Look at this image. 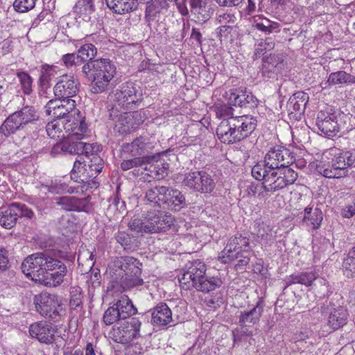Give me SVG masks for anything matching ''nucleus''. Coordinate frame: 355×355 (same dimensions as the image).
I'll list each match as a JSON object with an SVG mask.
<instances>
[{
  "label": "nucleus",
  "mask_w": 355,
  "mask_h": 355,
  "mask_svg": "<svg viewBox=\"0 0 355 355\" xmlns=\"http://www.w3.org/2000/svg\"><path fill=\"white\" fill-rule=\"evenodd\" d=\"M164 195L162 204H166L175 211H179L186 205L184 196L178 189L166 187Z\"/></svg>",
  "instance_id": "nucleus-28"
},
{
  "label": "nucleus",
  "mask_w": 355,
  "mask_h": 355,
  "mask_svg": "<svg viewBox=\"0 0 355 355\" xmlns=\"http://www.w3.org/2000/svg\"><path fill=\"white\" fill-rule=\"evenodd\" d=\"M206 265L200 260H194L185 266L179 282L185 289L195 288L198 291L209 293L219 288L223 282L217 276L206 274Z\"/></svg>",
  "instance_id": "nucleus-3"
},
{
  "label": "nucleus",
  "mask_w": 355,
  "mask_h": 355,
  "mask_svg": "<svg viewBox=\"0 0 355 355\" xmlns=\"http://www.w3.org/2000/svg\"><path fill=\"white\" fill-rule=\"evenodd\" d=\"M341 270L346 277H355V257L347 255L343 260Z\"/></svg>",
  "instance_id": "nucleus-51"
},
{
  "label": "nucleus",
  "mask_w": 355,
  "mask_h": 355,
  "mask_svg": "<svg viewBox=\"0 0 355 355\" xmlns=\"http://www.w3.org/2000/svg\"><path fill=\"white\" fill-rule=\"evenodd\" d=\"M71 123H66V131L67 137H76L78 139L84 137L87 130V125L85 122L84 118L79 117V123H77L76 129H72Z\"/></svg>",
  "instance_id": "nucleus-44"
},
{
  "label": "nucleus",
  "mask_w": 355,
  "mask_h": 355,
  "mask_svg": "<svg viewBox=\"0 0 355 355\" xmlns=\"http://www.w3.org/2000/svg\"><path fill=\"white\" fill-rule=\"evenodd\" d=\"M9 253L8 250L0 246V270L5 271L10 267Z\"/></svg>",
  "instance_id": "nucleus-59"
},
{
  "label": "nucleus",
  "mask_w": 355,
  "mask_h": 355,
  "mask_svg": "<svg viewBox=\"0 0 355 355\" xmlns=\"http://www.w3.org/2000/svg\"><path fill=\"white\" fill-rule=\"evenodd\" d=\"M116 239L125 250L130 248L131 239L127 234L124 232H119L116 234Z\"/></svg>",
  "instance_id": "nucleus-62"
},
{
  "label": "nucleus",
  "mask_w": 355,
  "mask_h": 355,
  "mask_svg": "<svg viewBox=\"0 0 355 355\" xmlns=\"http://www.w3.org/2000/svg\"><path fill=\"white\" fill-rule=\"evenodd\" d=\"M144 164V157H135L133 159L123 160L121 163V168L123 171H127L134 167L142 166Z\"/></svg>",
  "instance_id": "nucleus-56"
},
{
  "label": "nucleus",
  "mask_w": 355,
  "mask_h": 355,
  "mask_svg": "<svg viewBox=\"0 0 355 355\" xmlns=\"http://www.w3.org/2000/svg\"><path fill=\"white\" fill-rule=\"evenodd\" d=\"M119 313V311H116L114 305L109 307L103 314V320L104 323L106 325H111L119 320H121Z\"/></svg>",
  "instance_id": "nucleus-54"
},
{
  "label": "nucleus",
  "mask_w": 355,
  "mask_h": 355,
  "mask_svg": "<svg viewBox=\"0 0 355 355\" xmlns=\"http://www.w3.org/2000/svg\"><path fill=\"white\" fill-rule=\"evenodd\" d=\"M217 19L218 22L224 26L234 24L236 20V17L233 13L223 12L218 15Z\"/></svg>",
  "instance_id": "nucleus-60"
},
{
  "label": "nucleus",
  "mask_w": 355,
  "mask_h": 355,
  "mask_svg": "<svg viewBox=\"0 0 355 355\" xmlns=\"http://www.w3.org/2000/svg\"><path fill=\"white\" fill-rule=\"evenodd\" d=\"M95 6L93 0H78L73 7V12L85 21L91 19Z\"/></svg>",
  "instance_id": "nucleus-40"
},
{
  "label": "nucleus",
  "mask_w": 355,
  "mask_h": 355,
  "mask_svg": "<svg viewBox=\"0 0 355 355\" xmlns=\"http://www.w3.org/2000/svg\"><path fill=\"white\" fill-rule=\"evenodd\" d=\"M114 306L116 311H119V316L123 321L131 318L130 316L137 311L132 301L127 296L121 297Z\"/></svg>",
  "instance_id": "nucleus-41"
},
{
  "label": "nucleus",
  "mask_w": 355,
  "mask_h": 355,
  "mask_svg": "<svg viewBox=\"0 0 355 355\" xmlns=\"http://www.w3.org/2000/svg\"><path fill=\"white\" fill-rule=\"evenodd\" d=\"M141 272L142 263L130 256L116 258L109 267L111 281L123 291L142 286L144 282Z\"/></svg>",
  "instance_id": "nucleus-2"
},
{
  "label": "nucleus",
  "mask_w": 355,
  "mask_h": 355,
  "mask_svg": "<svg viewBox=\"0 0 355 355\" xmlns=\"http://www.w3.org/2000/svg\"><path fill=\"white\" fill-rule=\"evenodd\" d=\"M82 72L92 81L91 92L100 94L106 90L116 74V67L109 59H96L87 62Z\"/></svg>",
  "instance_id": "nucleus-6"
},
{
  "label": "nucleus",
  "mask_w": 355,
  "mask_h": 355,
  "mask_svg": "<svg viewBox=\"0 0 355 355\" xmlns=\"http://www.w3.org/2000/svg\"><path fill=\"white\" fill-rule=\"evenodd\" d=\"M144 169L147 171L146 175L159 180L167 175L168 164L164 160L158 159L153 163H148Z\"/></svg>",
  "instance_id": "nucleus-38"
},
{
  "label": "nucleus",
  "mask_w": 355,
  "mask_h": 355,
  "mask_svg": "<svg viewBox=\"0 0 355 355\" xmlns=\"http://www.w3.org/2000/svg\"><path fill=\"white\" fill-rule=\"evenodd\" d=\"M33 303L37 313L55 322L59 321L64 313L60 301L55 294L42 292L34 296Z\"/></svg>",
  "instance_id": "nucleus-10"
},
{
  "label": "nucleus",
  "mask_w": 355,
  "mask_h": 355,
  "mask_svg": "<svg viewBox=\"0 0 355 355\" xmlns=\"http://www.w3.org/2000/svg\"><path fill=\"white\" fill-rule=\"evenodd\" d=\"M309 101V96L303 92L295 93L288 99L286 108L290 114H301L304 113L306 105Z\"/></svg>",
  "instance_id": "nucleus-29"
},
{
  "label": "nucleus",
  "mask_w": 355,
  "mask_h": 355,
  "mask_svg": "<svg viewBox=\"0 0 355 355\" xmlns=\"http://www.w3.org/2000/svg\"><path fill=\"white\" fill-rule=\"evenodd\" d=\"M144 121V119L141 112H125L120 114L116 121L115 126L118 128L119 132L123 134L136 129Z\"/></svg>",
  "instance_id": "nucleus-24"
},
{
  "label": "nucleus",
  "mask_w": 355,
  "mask_h": 355,
  "mask_svg": "<svg viewBox=\"0 0 355 355\" xmlns=\"http://www.w3.org/2000/svg\"><path fill=\"white\" fill-rule=\"evenodd\" d=\"M174 221L172 215L166 211L151 210L144 217V228L146 233L166 232L173 225Z\"/></svg>",
  "instance_id": "nucleus-15"
},
{
  "label": "nucleus",
  "mask_w": 355,
  "mask_h": 355,
  "mask_svg": "<svg viewBox=\"0 0 355 355\" xmlns=\"http://www.w3.org/2000/svg\"><path fill=\"white\" fill-rule=\"evenodd\" d=\"M250 249L249 237L246 234L238 232L228 239L225 248L218 256V260L222 263H229L238 259L236 266H245L250 261Z\"/></svg>",
  "instance_id": "nucleus-8"
},
{
  "label": "nucleus",
  "mask_w": 355,
  "mask_h": 355,
  "mask_svg": "<svg viewBox=\"0 0 355 355\" xmlns=\"http://www.w3.org/2000/svg\"><path fill=\"white\" fill-rule=\"evenodd\" d=\"M291 351L294 353L300 352L301 355H306V350L309 354L312 353L313 343L308 341L291 342L290 345Z\"/></svg>",
  "instance_id": "nucleus-52"
},
{
  "label": "nucleus",
  "mask_w": 355,
  "mask_h": 355,
  "mask_svg": "<svg viewBox=\"0 0 355 355\" xmlns=\"http://www.w3.org/2000/svg\"><path fill=\"white\" fill-rule=\"evenodd\" d=\"M79 86L80 83L73 75L64 73L58 78L53 92L57 98L72 99L78 94Z\"/></svg>",
  "instance_id": "nucleus-17"
},
{
  "label": "nucleus",
  "mask_w": 355,
  "mask_h": 355,
  "mask_svg": "<svg viewBox=\"0 0 355 355\" xmlns=\"http://www.w3.org/2000/svg\"><path fill=\"white\" fill-rule=\"evenodd\" d=\"M76 103L73 99L56 98L50 100L46 105V112L54 118L67 119L77 113Z\"/></svg>",
  "instance_id": "nucleus-18"
},
{
  "label": "nucleus",
  "mask_w": 355,
  "mask_h": 355,
  "mask_svg": "<svg viewBox=\"0 0 355 355\" xmlns=\"http://www.w3.org/2000/svg\"><path fill=\"white\" fill-rule=\"evenodd\" d=\"M327 162H321L316 166L317 171L327 178H340L346 177L349 168L355 162V155L349 150L331 148Z\"/></svg>",
  "instance_id": "nucleus-7"
},
{
  "label": "nucleus",
  "mask_w": 355,
  "mask_h": 355,
  "mask_svg": "<svg viewBox=\"0 0 355 355\" xmlns=\"http://www.w3.org/2000/svg\"><path fill=\"white\" fill-rule=\"evenodd\" d=\"M83 141H73L71 138L68 141L57 143L53 146L51 150L52 154H76L83 155Z\"/></svg>",
  "instance_id": "nucleus-32"
},
{
  "label": "nucleus",
  "mask_w": 355,
  "mask_h": 355,
  "mask_svg": "<svg viewBox=\"0 0 355 355\" xmlns=\"http://www.w3.org/2000/svg\"><path fill=\"white\" fill-rule=\"evenodd\" d=\"M348 313L343 306L330 309L327 315V326L331 331L343 327L347 322Z\"/></svg>",
  "instance_id": "nucleus-27"
},
{
  "label": "nucleus",
  "mask_w": 355,
  "mask_h": 355,
  "mask_svg": "<svg viewBox=\"0 0 355 355\" xmlns=\"http://www.w3.org/2000/svg\"><path fill=\"white\" fill-rule=\"evenodd\" d=\"M182 184L201 193H211L216 186L212 176L202 171H193L185 174Z\"/></svg>",
  "instance_id": "nucleus-14"
},
{
  "label": "nucleus",
  "mask_w": 355,
  "mask_h": 355,
  "mask_svg": "<svg viewBox=\"0 0 355 355\" xmlns=\"http://www.w3.org/2000/svg\"><path fill=\"white\" fill-rule=\"evenodd\" d=\"M103 167V159L97 155H94L85 164V168L83 171V175L79 177L82 182H88L90 179L96 178L102 171Z\"/></svg>",
  "instance_id": "nucleus-30"
},
{
  "label": "nucleus",
  "mask_w": 355,
  "mask_h": 355,
  "mask_svg": "<svg viewBox=\"0 0 355 355\" xmlns=\"http://www.w3.org/2000/svg\"><path fill=\"white\" fill-rule=\"evenodd\" d=\"M213 110L216 113L218 118L229 119V118H238V116H234V109L230 105L222 103L217 102L214 104Z\"/></svg>",
  "instance_id": "nucleus-48"
},
{
  "label": "nucleus",
  "mask_w": 355,
  "mask_h": 355,
  "mask_svg": "<svg viewBox=\"0 0 355 355\" xmlns=\"http://www.w3.org/2000/svg\"><path fill=\"white\" fill-rule=\"evenodd\" d=\"M76 294L73 293V291L71 292V298L69 301V306L71 309H76L77 308H81V305L83 304L82 302V295L80 292H78V290L76 289Z\"/></svg>",
  "instance_id": "nucleus-61"
},
{
  "label": "nucleus",
  "mask_w": 355,
  "mask_h": 355,
  "mask_svg": "<svg viewBox=\"0 0 355 355\" xmlns=\"http://www.w3.org/2000/svg\"><path fill=\"white\" fill-rule=\"evenodd\" d=\"M18 210L11 203L7 207L0 208V225L5 229L10 230L15 227L18 220Z\"/></svg>",
  "instance_id": "nucleus-34"
},
{
  "label": "nucleus",
  "mask_w": 355,
  "mask_h": 355,
  "mask_svg": "<svg viewBox=\"0 0 355 355\" xmlns=\"http://www.w3.org/2000/svg\"><path fill=\"white\" fill-rule=\"evenodd\" d=\"M224 303V300L220 294H216L207 301V305L212 309H217Z\"/></svg>",
  "instance_id": "nucleus-63"
},
{
  "label": "nucleus",
  "mask_w": 355,
  "mask_h": 355,
  "mask_svg": "<svg viewBox=\"0 0 355 355\" xmlns=\"http://www.w3.org/2000/svg\"><path fill=\"white\" fill-rule=\"evenodd\" d=\"M141 322L138 318H132L119 323L110 332L111 338L116 343L128 344L140 337Z\"/></svg>",
  "instance_id": "nucleus-13"
},
{
  "label": "nucleus",
  "mask_w": 355,
  "mask_h": 355,
  "mask_svg": "<svg viewBox=\"0 0 355 355\" xmlns=\"http://www.w3.org/2000/svg\"><path fill=\"white\" fill-rule=\"evenodd\" d=\"M60 69L58 66L44 64L41 66V74L39 78L42 87H49L52 79L58 75Z\"/></svg>",
  "instance_id": "nucleus-43"
},
{
  "label": "nucleus",
  "mask_w": 355,
  "mask_h": 355,
  "mask_svg": "<svg viewBox=\"0 0 355 355\" xmlns=\"http://www.w3.org/2000/svg\"><path fill=\"white\" fill-rule=\"evenodd\" d=\"M62 63L67 68H71L72 67L79 64L80 60H78V55L75 53H66L61 58Z\"/></svg>",
  "instance_id": "nucleus-58"
},
{
  "label": "nucleus",
  "mask_w": 355,
  "mask_h": 355,
  "mask_svg": "<svg viewBox=\"0 0 355 355\" xmlns=\"http://www.w3.org/2000/svg\"><path fill=\"white\" fill-rule=\"evenodd\" d=\"M29 333L31 337L42 343L51 344L55 340V329L46 322L32 324L29 327Z\"/></svg>",
  "instance_id": "nucleus-23"
},
{
  "label": "nucleus",
  "mask_w": 355,
  "mask_h": 355,
  "mask_svg": "<svg viewBox=\"0 0 355 355\" xmlns=\"http://www.w3.org/2000/svg\"><path fill=\"white\" fill-rule=\"evenodd\" d=\"M36 1L37 0H15L12 6L16 12L24 13L32 10L35 7Z\"/></svg>",
  "instance_id": "nucleus-53"
},
{
  "label": "nucleus",
  "mask_w": 355,
  "mask_h": 355,
  "mask_svg": "<svg viewBox=\"0 0 355 355\" xmlns=\"http://www.w3.org/2000/svg\"><path fill=\"white\" fill-rule=\"evenodd\" d=\"M107 6L115 13L123 15L137 10V0H105Z\"/></svg>",
  "instance_id": "nucleus-36"
},
{
  "label": "nucleus",
  "mask_w": 355,
  "mask_h": 355,
  "mask_svg": "<svg viewBox=\"0 0 355 355\" xmlns=\"http://www.w3.org/2000/svg\"><path fill=\"white\" fill-rule=\"evenodd\" d=\"M150 144L147 142V139L143 137H137L131 143L124 145V150L129 152L133 156L145 155L150 149Z\"/></svg>",
  "instance_id": "nucleus-39"
},
{
  "label": "nucleus",
  "mask_w": 355,
  "mask_h": 355,
  "mask_svg": "<svg viewBox=\"0 0 355 355\" xmlns=\"http://www.w3.org/2000/svg\"><path fill=\"white\" fill-rule=\"evenodd\" d=\"M111 97L116 106L125 110L137 108L141 101V95L137 94L136 87L130 82L121 85L112 92Z\"/></svg>",
  "instance_id": "nucleus-12"
},
{
  "label": "nucleus",
  "mask_w": 355,
  "mask_h": 355,
  "mask_svg": "<svg viewBox=\"0 0 355 355\" xmlns=\"http://www.w3.org/2000/svg\"><path fill=\"white\" fill-rule=\"evenodd\" d=\"M317 277V274L312 271L292 274L286 278V286L295 284L310 286Z\"/></svg>",
  "instance_id": "nucleus-42"
},
{
  "label": "nucleus",
  "mask_w": 355,
  "mask_h": 355,
  "mask_svg": "<svg viewBox=\"0 0 355 355\" xmlns=\"http://www.w3.org/2000/svg\"><path fill=\"white\" fill-rule=\"evenodd\" d=\"M41 191H48L52 194H61L66 190V186L62 184L52 183L49 185L42 184L40 187Z\"/></svg>",
  "instance_id": "nucleus-55"
},
{
  "label": "nucleus",
  "mask_w": 355,
  "mask_h": 355,
  "mask_svg": "<svg viewBox=\"0 0 355 355\" xmlns=\"http://www.w3.org/2000/svg\"><path fill=\"white\" fill-rule=\"evenodd\" d=\"M15 208H16L18 211V218L19 217H25L28 219H31L34 216V212L33 210L30 208H28L26 205L18 203V202H13Z\"/></svg>",
  "instance_id": "nucleus-57"
},
{
  "label": "nucleus",
  "mask_w": 355,
  "mask_h": 355,
  "mask_svg": "<svg viewBox=\"0 0 355 355\" xmlns=\"http://www.w3.org/2000/svg\"><path fill=\"white\" fill-rule=\"evenodd\" d=\"M284 67V63L282 55L270 54L263 61L261 73L266 78H275Z\"/></svg>",
  "instance_id": "nucleus-25"
},
{
  "label": "nucleus",
  "mask_w": 355,
  "mask_h": 355,
  "mask_svg": "<svg viewBox=\"0 0 355 355\" xmlns=\"http://www.w3.org/2000/svg\"><path fill=\"white\" fill-rule=\"evenodd\" d=\"M96 53V48L92 44H83L78 51V60H80V63L94 60V58Z\"/></svg>",
  "instance_id": "nucleus-45"
},
{
  "label": "nucleus",
  "mask_w": 355,
  "mask_h": 355,
  "mask_svg": "<svg viewBox=\"0 0 355 355\" xmlns=\"http://www.w3.org/2000/svg\"><path fill=\"white\" fill-rule=\"evenodd\" d=\"M166 190L165 186H156L148 189L146 192V198L150 202L157 204L162 203L164 197V192Z\"/></svg>",
  "instance_id": "nucleus-47"
},
{
  "label": "nucleus",
  "mask_w": 355,
  "mask_h": 355,
  "mask_svg": "<svg viewBox=\"0 0 355 355\" xmlns=\"http://www.w3.org/2000/svg\"><path fill=\"white\" fill-rule=\"evenodd\" d=\"M245 90L230 89L226 92V97L230 104L240 107L245 106Z\"/></svg>",
  "instance_id": "nucleus-46"
},
{
  "label": "nucleus",
  "mask_w": 355,
  "mask_h": 355,
  "mask_svg": "<svg viewBox=\"0 0 355 355\" xmlns=\"http://www.w3.org/2000/svg\"><path fill=\"white\" fill-rule=\"evenodd\" d=\"M252 25V27L266 35L280 31V24L278 22L271 21L262 15L254 16Z\"/></svg>",
  "instance_id": "nucleus-35"
},
{
  "label": "nucleus",
  "mask_w": 355,
  "mask_h": 355,
  "mask_svg": "<svg viewBox=\"0 0 355 355\" xmlns=\"http://www.w3.org/2000/svg\"><path fill=\"white\" fill-rule=\"evenodd\" d=\"M355 84V76L347 73L345 71H338L329 74L327 80L321 83L322 89L330 85Z\"/></svg>",
  "instance_id": "nucleus-33"
},
{
  "label": "nucleus",
  "mask_w": 355,
  "mask_h": 355,
  "mask_svg": "<svg viewBox=\"0 0 355 355\" xmlns=\"http://www.w3.org/2000/svg\"><path fill=\"white\" fill-rule=\"evenodd\" d=\"M315 124L321 133L329 138L336 136L340 130L336 116L324 111L318 113Z\"/></svg>",
  "instance_id": "nucleus-20"
},
{
  "label": "nucleus",
  "mask_w": 355,
  "mask_h": 355,
  "mask_svg": "<svg viewBox=\"0 0 355 355\" xmlns=\"http://www.w3.org/2000/svg\"><path fill=\"white\" fill-rule=\"evenodd\" d=\"M17 77L19 79L21 88L25 94L29 95L33 92V78L25 71L17 72Z\"/></svg>",
  "instance_id": "nucleus-49"
},
{
  "label": "nucleus",
  "mask_w": 355,
  "mask_h": 355,
  "mask_svg": "<svg viewBox=\"0 0 355 355\" xmlns=\"http://www.w3.org/2000/svg\"><path fill=\"white\" fill-rule=\"evenodd\" d=\"M257 121L250 115L223 119L218 125L216 134L224 144H234L250 135L256 128Z\"/></svg>",
  "instance_id": "nucleus-5"
},
{
  "label": "nucleus",
  "mask_w": 355,
  "mask_h": 355,
  "mask_svg": "<svg viewBox=\"0 0 355 355\" xmlns=\"http://www.w3.org/2000/svg\"><path fill=\"white\" fill-rule=\"evenodd\" d=\"M264 159V166L279 169L289 168L288 166L295 161L293 153L282 146L270 148Z\"/></svg>",
  "instance_id": "nucleus-16"
},
{
  "label": "nucleus",
  "mask_w": 355,
  "mask_h": 355,
  "mask_svg": "<svg viewBox=\"0 0 355 355\" xmlns=\"http://www.w3.org/2000/svg\"><path fill=\"white\" fill-rule=\"evenodd\" d=\"M23 272L32 279H43L48 286L62 284L67 272V266L58 259L55 252L44 251L28 256L22 262Z\"/></svg>",
  "instance_id": "nucleus-1"
},
{
  "label": "nucleus",
  "mask_w": 355,
  "mask_h": 355,
  "mask_svg": "<svg viewBox=\"0 0 355 355\" xmlns=\"http://www.w3.org/2000/svg\"><path fill=\"white\" fill-rule=\"evenodd\" d=\"M274 227L270 226L261 219L254 221L252 234L256 236L257 241L265 246L271 245L276 239L277 232Z\"/></svg>",
  "instance_id": "nucleus-21"
},
{
  "label": "nucleus",
  "mask_w": 355,
  "mask_h": 355,
  "mask_svg": "<svg viewBox=\"0 0 355 355\" xmlns=\"http://www.w3.org/2000/svg\"><path fill=\"white\" fill-rule=\"evenodd\" d=\"M323 220V214L322 211L318 208L307 207L304 210L303 223L311 230L318 229Z\"/></svg>",
  "instance_id": "nucleus-31"
},
{
  "label": "nucleus",
  "mask_w": 355,
  "mask_h": 355,
  "mask_svg": "<svg viewBox=\"0 0 355 355\" xmlns=\"http://www.w3.org/2000/svg\"><path fill=\"white\" fill-rule=\"evenodd\" d=\"M146 4L144 19L147 23V26L150 27L153 21L158 20L159 14L162 11L153 2L150 1L146 3Z\"/></svg>",
  "instance_id": "nucleus-50"
},
{
  "label": "nucleus",
  "mask_w": 355,
  "mask_h": 355,
  "mask_svg": "<svg viewBox=\"0 0 355 355\" xmlns=\"http://www.w3.org/2000/svg\"><path fill=\"white\" fill-rule=\"evenodd\" d=\"M57 205L67 211L89 212L92 209L90 197L79 198L76 196H64L53 198Z\"/></svg>",
  "instance_id": "nucleus-19"
},
{
  "label": "nucleus",
  "mask_w": 355,
  "mask_h": 355,
  "mask_svg": "<svg viewBox=\"0 0 355 355\" xmlns=\"http://www.w3.org/2000/svg\"><path fill=\"white\" fill-rule=\"evenodd\" d=\"M263 311L262 302L258 301L253 307L248 310H240L236 313L239 324L242 327H252L257 324Z\"/></svg>",
  "instance_id": "nucleus-22"
},
{
  "label": "nucleus",
  "mask_w": 355,
  "mask_h": 355,
  "mask_svg": "<svg viewBox=\"0 0 355 355\" xmlns=\"http://www.w3.org/2000/svg\"><path fill=\"white\" fill-rule=\"evenodd\" d=\"M341 215L346 218H350L355 215V197L352 204L346 206L341 211Z\"/></svg>",
  "instance_id": "nucleus-64"
},
{
  "label": "nucleus",
  "mask_w": 355,
  "mask_h": 355,
  "mask_svg": "<svg viewBox=\"0 0 355 355\" xmlns=\"http://www.w3.org/2000/svg\"><path fill=\"white\" fill-rule=\"evenodd\" d=\"M150 311L151 312V323L154 326L163 327L173 321L172 311L166 303H159Z\"/></svg>",
  "instance_id": "nucleus-26"
},
{
  "label": "nucleus",
  "mask_w": 355,
  "mask_h": 355,
  "mask_svg": "<svg viewBox=\"0 0 355 355\" xmlns=\"http://www.w3.org/2000/svg\"><path fill=\"white\" fill-rule=\"evenodd\" d=\"M40 114L35 107L25 105L9 115L0 127V133L6 137L15 134L27 124L37 121Z\"/></svg>",
  "instance_id": "nucleus-9"
},
{
  "label": "nucleus",
  "mask_w": 355,
  "mask_h": 355,
  "mask_svg": "<svg viewBox=\"0 0 355 355\" xmlns=\"http://www.w3.org/2000/svg\"><path fill=\"white\" fill-rule=\"evenodd\" d=\"M64 119L55 118L46 126L47 135L52 139H62L67 137Z\"/></svg>",
  "instance_id": "nucleus-37"
},
{
  "label": "nucleus",
  "mask_w": 355,
  "mask_h": 355,
  "mask_svg": "<svg viewBox=\"0 0 355 355\" xmlns=\"http://www.w3.org/2000/svg\"><path fill=\"white\" fill-rule=\"evenodd\" d=\"M251 173L256 180L263 181L264 191L270 193L293 184L297 178V173L293 168H273L259 163L252 167Z\"/></svg>",
  "instance_id": "nucleus-4"
},
{
  "label": "nucleus",
  "mask_w": 355,
  "mask_h": 355,
  "mask_svg": "<svg viewBox=\"0 0 355 355\" xmlns=\"http://www.w3.org/2000/svg\"><path fill=\"white\" fill-rule=\"evenodd\" d=\"M177 7L182 15L187 16L190 12L194 20L200 24L209 20L214 13V10L205 0H179Z\"/></svg>",
  "instance_id": "nucleus-11"
}]
</instances>
